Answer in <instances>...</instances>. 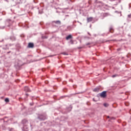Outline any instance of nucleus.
I'll list each match as a JSON object with an SVG mask.
<instances>
[{
  "instance_id": "nucleus-5",
  "label": "nucleus",
  "mask_w": 131,
  "mask_h": 131,
  "mask_svg": "<svg viewBox=\"0 0 131 131\" xmlns=\"http://www.w3.org/2000/svg\"><path fill=\"white\" fill-rule=\"evenodd\" d=\"M70 38H72V36L71 35H69L66 37L67 40H68V39H70Z\"/></svg>"
},
{
  "instance_id": "nucleus-7",
  "label": "nucleus",
  "mask_w": 131,
  "mask_h": 131,
  "mask_svg": "<svg viewBox=\"0 0 131 131\" xmlns=\"http://www.w3.org/2000/svg\"><path fill=\"white\" fill-rule=\"evenodd\" d=\"M54 22L56 23V24H61V21H60V20H57Z\"/></svg>"
},
{
  "instance_id": "nucleus-6",
  "label": "nucleus",
  "mask_w": 131,
  "mask_h": 131,
  "mask_svg": "<svg viewBox=\"0 0 131 131\" xmlns=\"http://www.w3.org/2000/svg\"><path fill=\"white\" fill-rule=\"evenodd\" d=\"M25 92H29V88L28 86L25 87Z\"/></svg>"
},
{
  "instance_id": "nucleus-1",
  "label": "nucleus",
  "mask_w": 131,
  "mask_h": 131,
  "mask_svg": "<svg viewBox=\"0 0 131 131\" xmlns=\"http://www.w3.org/2000/svg\"><path fill=\"white\" fill-rule=\"evenodd\" d=\"M106 91H103L101 93H100V97L101 98H106L107 95L106 94Z\"/></svg>"
},
{
  "instance_id": "nucleus-4",
  "label": "nucleus",
  "mask_w": 131,
  "mask_h": 131,
  "mask_svg": "<svg viewBox=\"0 0 131 131\" xmlns=\"http://www.w3.org/2000/svg\"><path fill=\"white\" fill-rule=\"evenodd\" d=\"M88 22H92L93 21V17H89L87 19Z\"/></svg>"
},
{
  "instance_id": "nucleus-9",
  "label": "nucleus",
  "mask_w": 131,
  "mask_h": 131,
  "mask_svg": "<svg viewBox=\"0 0 131 131\" xmlns=\"http://www.w3.org/2000/svg\"><path fill=\"white\" fill-rule=\"evenodd\" d=\"M103 105L104 107H108V106H109V104H108V103H104Z\"/></svg>"
},
{
  "instance_id": "nucleus-2",
  "label": "nucleus",
  "mask_w": 131,
  "mask_h": 131,
  "mask_svg": "<svg viewBox=\"0 0 131 131\" xmlns=\"http://www.w3.org/2000/svg\"><path fill=\"white\" fill-rule=\"evenodd\" d=\"M28 48H34V44H33V43H29Z\"/></svg>"
},
{
  "instance_id": "nucleus-11",
  "label": "nucleus",
  "mask_w": 131,
  "mask_h": 131,
  "mask_svg": "<svg viewBox=\"0 0 131 131\" xmlns=\"http://www.w3.org/2000/svg\"><path fill=\"white\" fill-rule=\"evenodd\" d=\"M116 76H118V75H114L112 77H113V78H114V77H116Z\"/></svg>"
},
{
  "instance_id": "nucleus-3",
  "label": "nucleus",
  "mask_w": 131,
  "mask_h": 131,
  "mask_svg": "<svg viewBox=\"0 0 131 131\" xmlns=\"http://www.w3.org/2000/svg\"><path fill=\"white\" fill-rule=\"evenodd\" d=\"M99 91H100V88L98 87H97L93 90V91L97 92H99Z\"/></svg>"
},
{
  "instance_id": "nucleus-10",
  "label": "nucleus",
  "mask_w": 131,
  "mask_h": 131,
  "mask_svg": "<svg viewBox=\"0 0 131 131\" xmlns=\"http://www.w3.org/2000/svg\"><path fill=\"white\" fill-rule=\"evenodd\" d=\"M110 32H111V33H113V29L112 28L110 29Z\"/></svg>"
},
{
  "instance_id": "nucleus-12",
  "label": "nucleus",
  "mask_w": 131,
  "mask_h": 131,
  "mask_svg": "<svg viewBox=\"0 0 131 131\" xmlns=\"http://www.w3.org/2000/svg\"><path fill=\"white\" fill-rule=\"evenodd\" d=\"M70 42L72 43V45H73V41L72 40H70Z\"/></svg>"
},
{
  "instance_id": "nucleus-13",
  "label": "nucleus",
  "mask_w": 131,
  "mask_h": 131,
  "mask_svg": "<svg viewBox=\"0 0 131 131\" xmlns=\"http://www.w3.org/2000/svg\"><path fill=\"white\" fill-rule=\"evenodd\" d=\"M62 54V55H68L67 53H66L65 52H63Z\"/></svg>"
},
{
  "instance_id": "nucleus-8",
  "label": "nucleus",
  "mask_w": 131,
  "mask_h": 131,
  "mask_svg": "<svg viewBox=\"0 0 131 131\" xmlns=\"http://www.w3.org/2000/svg\"><path fill=\"white\" fill-rule=\"evenodd\" d=\"M5 102H10V100L9 99V98H6L5 99Z\"/></svg>"
}]
</instances>
